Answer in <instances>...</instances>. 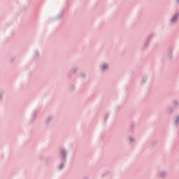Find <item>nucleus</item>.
I'll list each match as a JSON object with an SVG mask.
<instances>
[{"instance_id":"4","label":"nucleus","mask_w":179,"mask_h":179,"mask_svg":"<svg viewBox=\"0 0 179 179\" xmlns=\"http://www.w3.org/2000/svg\"><path fill=\"white\" fill-rule=\"evenodd\" d=\"M178 2H179V0H178Z\"/></svg>"},{"instance_id":"3","label":"nucleus","mask_w":179,"mask_h":179,"mask_svg":"<svg viewBox=\"0 0 179 179\" xmlns=\"http://www.w3.org/2000/svg\"><path fill=\"white\" fill-rule=\"evenodd\" d=\"M62 153V155H63V156H64V151H63Z\"/></svg>"},{"instance_id":"2","label":"nucleus","mask_w":179,"mask_h":179,"mask_svg":"<svg viewBox=\"0 0 179 179\" xmlns=\"http://www.w3.org/2000/svg\"><path fill=\"white\" fill-rule=\"evenodd\" d=\"M176 19H177V17H173V18L172 19V22H176Z\"/></svg>"},{"instance_id":"1","label":"nucleus","mask_w":179,"mask_h":179,"mask_svg":"<svg viewBox=\"0 0 179 179\" xmlns=\"http://www.w3.org/2000/svg\"><path fill=\"white\" fill-rule=\"evenodd\" d=\"M102 69L104 71L105 69H107V65L104 64L102 66Z\"/></svg>"}]
</instances>
